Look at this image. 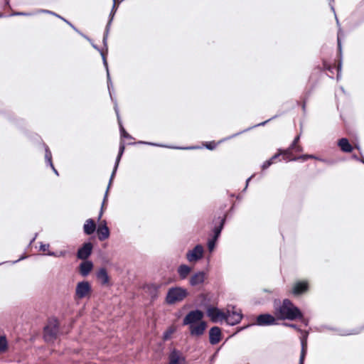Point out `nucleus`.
<instances>
[{
  "mask_svg": "<svg viewBox=\"0 0 364 364\" xmlns=\"http://www.w3.org/2000/svg\"><path fill=\"white\" fill-rule=\"evenodd\" d=\"M221 339V331L218 326H214L210 329L209 340L212 345H215L220 342Z\"/></svg>",
  "mask_w": 364,
  "mask_h": 364,
  "instance_id": "13",
  "label": "nucleus"
},
{
  "mask_svg": "<svg viewBox=\"0 0 364 364\" xmlns=\"http://www.w3.org/2000/svg\"><path fill=\"white\" fill-rule=\"evenodd\" d=\"M98 238L100 241L105 240L109 237V230L107 225L106 221L103 220L97 229Z\"/></svg>",
  "mask_w": 364,
  "mask_h": 364,
  "instance_id": "14",
  "label": "nucleus"
},
{
  "mask_svg": "<svg viewBox=\"0 0 364 364\" xmlns=\"http://www.w3.org/2000/svg\"><path fill=\"white\" fill-rule=\"evenodd\" d=\"M173 331H174V330L172 328H169L166 331H165L164 333V340L169 339L171 336L173 334Z\"/></svg>",
  "mask_w": 364,
  "mask_h": 364,
  "instance_id": "38",
  "label": "nucleus"
},
{
  "mask_svg": "<svg viewBox=\"0 0 364 364\" xmlns=\"http://www.w3.org/2000/svg\"><path fill=\"white\" fill-rule=\"evenodd\" d=\"M124 149H125L124 144L123 141H121L120 142V145H119V153H118V155L117 156L116 161H115V165H114L112 173L110 179H109V185L112 184V180H113V178L114 177L115 173H116L117 169L118 168V166H119L121 157H122V154L124 153Z\"/></svg>",
  "mask_w": 364,
  "mask_h": 364,
  "instance_id": "17",
  "label": "nucleus"
},
{
  "mask_svg": "<svg viewBox=\"0 0 364 364\" xmlns=\"http://www.w3.org/2000/svg\"><path fill=\"white\" fill-rule=\"evenodd\" d=\"M270 119H268V120H267V121H265V122H261V123H259V124H257V126H263V125H264L267 122H269Z\"/></svg>",
  "mask_w": 364,
  "mask_h": 364,
  "instance_id": "55",
  "label": "nucleus"
},
{
  "mask_svg": "<svg viewBox=\"0 0 364 364\" xmlns=\"http://www.w3.org/2000/svg\"><path fill=\"white\" fill-rule=\"evenodd\" d=\"M343 32L341 31V29H339L338 31V39H337V41H338V48L339 50V52L341 53V36H343Z\"/></svg>",
  "mask_w": 364,
  "mask_h": 364,
  "instance_id": "39",
  "label": "nucleus"
},
{
  "mask_svg": "<svg viewBox=\"0 0 364 364\" xmlns=\"http://www.w3.org/2000/svg\"><path fill=\"white\" fill-rule=\"evenodd\" d=\"M301 350L299 358V364H304L305 356L307 350V341L305 339H301Z\"/></svg>",
  "mask_w": 364,
  "mask_h": 364,
  "instance_id": "26",
  "label": "nucleus"
},
{
  "mask_svg": "<svg viewBox=\"0 0 364 364\" xmlns=\"http://www.w3.org/2000/svg\"><path fill=\"white\" fill-rule=\"evenodd\" d=\"M280 155L281 154L279 151L277 154H274L270 159H272V162L274 163L275 160L277 159Z\"/></svg>",
  "mask_w": 364,
  "mask_h": 364,
  "instance_id": "49",
  "label": "nucleus"
},
{
  "mask_svg": "<svg viewBox=\"0 0 364 364\" xmlns=\"http://www.w3.org/2000/svg\"><path fill=\"white\" fill-rule=\"evenodd\" d=\"M170 364H185V358L180 351L173 350L169 355Z\"/></svg>",
  "mask_w": 364,
  "mask_h": 364,
  "instance_id": "15",
  "label": "nucleus"
},
{
  "mask_svg": "<svg viewBox=\"0 0 364 364\" xmlns=\"http://www.w3.org/2000/svg\"><path fill=\"white\" fill-rule=\"evenodd\" d=\"M50 245L48 244H43L41 243L40 245V250L43 252H46L48 250Z\"/></svg>",
  "mask_w": 364,
  "mask_h": 364,
  "instance_id": "45",
  "label": "nucleus"
},
{
  "mask_svg": "<svg viewBox=\"0 0 364 364\" xmlns=\"http://www.w3.org/2000/svg\"><path fill=\"white\" fill-rule=\"evenodd\" d=\"M252 177H253V176H250V178H248L247 179V181H246V186H245V187L244 188V191L247 189V188L248 186V184H249L250 181V180L252 179Z\"/></svg>",
  "mask_w": 364,
  "mask_h": 364,
  "instance_id": "51",
  "label": "nucleus"
},
{
  "mask_svg": "<svg viewBox=\"0 0 364 364\" xmlns=\"http://www.w3.org/2000/svg\"><path fill=\"white\" fill-rule=\"evenodd\" d=\"M206 314L213 323H223L226 318L225 311L211 306L207 308Z\"/></svg>",
  "mask_w": 364,
  "mask_h": 364,
  "instance_id": "5",
  "label": "nucleus"
},
{
  "mask_svg": "<svg viewBox=\"0 0 364 364\" xmlns=\"http://www.w3.org/2000/svg\"><path fill=\"white\" fill-rule=\"evenodd\" d=\"M91 291V286L88 282L77 283L75 289V295L78 299H82L89 295Z\"/></svg>",
  "mask_w": 364,
  "mask_h": 364,
  "instance_id": "9",
  "label": "nucleus"
},
{
  "mask_svg": "<svg viewBox=\"0 0 364 364\" xmlns=\"http://www.w3.org/2000/svg\"><path fill=\"white\" fill-rule=\"evenodd\" d=\"M216 241L215 239H210L208 240V250L211 252L214 250L215 247V244H216Z\"/></svg>",
  "mask_w": 364,
  "mask_h": 364,
  "instance_id": "36",
  "label": "nucleus"
},
{
  "mask_svg": "<svg viewBox=\"0 0 364 364\" xmlns=\"http://www.w3.org/2000/svg\"><path fill=\"white\" fill-rule=\"evenodd\" d=\"M207 328V323L202 321L197 323L189 326V331L191 336H200L203 335Z\"/></svg>",
  "mask_w": 364,
  "mask_h": 364,
  "instance_id": "11",
  "label": "nucleus"
},
{
  "mask_svg": "<svg viewBox=\"0 0 364 364\" xmlns=\"http://www.w3.org/2000/svg\"><path fill=\"white\" fill-rule=\"evenodd\" d=\"M292 149H291V147H289V149H285V150H281V149H280V150H279V152H280L281 155H283V156H284V159H288V160H289V161H292V160H291L292 159H289V158H288V157H289V156L291 154V150H292Z\"/></svg>",
  "mask_w": 364,
  "mask_h": 364,
  "instance_id": "35",
  "label": "nucleus"
},
{
  "mask_svg": "<svg viewBox=\"0 0 364 364\" xmlns=\"http://www.w3.org/2000/svg\"><path fill=\"white\" fill-rule=\"evenodd\" d=\"M92 250V243L86 242L78 250L77 256L80 259H86L91 255Z\"/></svg>",
  "mask_w": 364,
  "mask_h": 364,
  "instance_id": "12",
  "label": "nucleus"
},
{
  "mask_svg": "<svg viewBox=\"0 0 364 364\" xmlns=\"http://www.w3.org/2000/svg\"><path fill=\"white\" fill-rule=\"evenodd\" d=\"M355 333H357V332H354V331H343V332L339 333V334L341 336H348V335H353V334H355Z\"/></svg>",
  "mask_w": 364,
  "mask_h": 364,
  "instance_id": "48",
  "label": "nucleus"
},
{
  "mask_svg": "<svg viewBox=\"0 0 364 364\" xmlns=\"http://www.w3.org/2000/svg\"><path fill=\"white\" fill-rule=\"evenodd\" d=\"M274 314L277 318L281 320L294 321L297 318H302V313L292 301L285 299L282 302L274 308Z\"/></svg>",
  "mask_w": 364,
  "mask_h": 364,
  "instance_id": "1",
  "label": "nucleus"
},
{
  "mask_svg": "<svg viewBox=\"0 0 364 364\" xmlns=\"http://www.w3.org/2000/svg\"><path fill=\"white\" fill-rule=\"evenodd\" d=\"M66 253H67L66 251H60V252H48L47 253V255H49V256H53V257H65Z\"/></svg>",
  "mask_w": 364,
  "mask_h": 364,
  "instance_id": "37",
  "label": "nucleus"
},
{
  "mask_svg": "<svg viewBox=\"0 0 364 364\" xmlns=\"http://www.w3.org/2000/svg\"><path fill=\"white\" fill-rule=\"evenodd\" d=\"M96 230V225L95 221L92 219H87L84 225H83V231L87 235H92Z\"/></svg>",
  "mask_w": 364,
  "mask_h": 364,
  "instance_id": "21",
  "label": "nucleus"
},
{
  "mask_svg": "<svg viewBox=\"0 0 364 364\" xmlns=\"http://www.w3.org/2000/svg\"><path fill=\"white\" fill-rule=\"evenodd\" d=\"M93 267V264L91 261L86 260L82 262L80 265V273L83 276L86 277L89 274Z\"/></svg>",
  "mask_w": 364,
  "mask_h": 364,
  "instance_id": "19",
  "label": "nucleus"
},
{
  "mask_svg": "<svg viewBox=\"0 0 364 364\" xmlns=\"http://www.w3.org/2000/svg\"><path fill=\"white\" fill-rule=\"evenodd\" d=\"M34 14H50V15H56L55 13H54L53 11H49V10H46V9H39L36 12H35Z\"/></svg>",
  "mask_w": 364,
  "mask_h": 364,
  "instance_id": "40",
  "label": "nucleus"
},
{
  "mask_svg": "<svg viewBox=\"0 0 364 364\" xmlns=\"http://www.w3.org/2000/svg\"><path fill=\"white\" fill-rule=\"evenodd\" d=\"M45 159H46V163L51 167V168L53 169V172L57 175L58 176V171L55 168L53 164V162H52V154H51V152L49 150L48 147L46 146V154H45Z\"/></svg>",
  "mask_w": 364,
  "mask_h": 364,
  "instance_id": "25",
  "label": "nucleus"
},
{
  "mask_svg": "<svg viewBox=\"0 0 364 364\" xmlns=\"http://www.w3.org/2000/svg\"><path fill=\"white\" fill-rule=\"evenodd\" d=\"M225 316L224 322L230 326L237 324L242 318V311L235 306H228L225 311Z\"/></svg>",
  "mask_w": 364,
  "mask_h": 364,
  "instance_id": "3",
  "label": "nucleus"
},
{
  "mask_svg": "<svg viewBox=\"0 0 364 364\" xmlns=\"http://www.w3.org/2000/svg\"><path fill=\"white\" fill-rule=\"evenodd\" d=\"M310 159L320 161L325 163L326 164H328V165H333L335 164V161L333 160H327L325 159L318 158V157L316 156L315 155H312V154H304L299 157L294 158L292 160L296 161L299 159H301L303 161H305V160Z\"/></svg>",
  "mask_w": 364,
  "mask_h": 364,
  "instance_id": "16",
  "label": "nucleus"
},
{
  "mask_svg": "<svg viewBox=\"0 0 364 364\" xmlns=\"http://www.w3.org/2000/svg\"><path fill=\"white\" fill-rule=\"evenodd\" d=\"M138 143L151 145V146H156L168 147V148H171V149H195V147H193V146H192V147H174V146H165V145H161L159 144L146 142V141H139Z\"/></svg>",
  "mask_w": 364,
  "mask_h": 364,
  "instance_id": "31",
  "label": "nucleus"
},
{
  "mask_svg": "<svg viewBox=\"0 0 364 364\" xmlns=\"http://www.w3.org/2000/svg\"><path fill=\"white\" fill-rule=\"evenodd\" d=\"M58 332V322L55 318L50 319L48 325L44 328V339L51 342L55 339Z\"/></svg>",
  "mask_w": 364,
  "mask_h": 364,
  "instance_id": "4",
  "label": "nucleus"
},
{
  "mask_svg": "<svg viewBox=\"0 0 364 364\" xmlns=\"http://www.w3.org/2000/svg\"><path fill=\"white\" fill-rule=\"evenodd\" d=\"M331 10L333 11V13L335 14V9L333 8V6L332 5H331Z\"/></svg>",
  "mask_w": 364,
  "mask_h": 364,
  "instance_id": "58",
  "label": "nucleus"
},
{
  "mask_svg": "<svg viewBox=\"0 0 364 364\" xmlns=\"http://www.w3.org/2000/svg\"><path fill=\"white\" fill-rule=\"evenodd\" d=\"M249 129H245V130H244V131H242V132H239V133H237V134H234V135H232V136H230L228 139H230V138H232V137H234V136H237V135H239L240 134H241V133H242V132H245V131H247V130H249Z\"/></svg>",
  "mask_w": 364,
  "mask_h": 364,
  "instance_id": "54",
  "label": "nucleus"
},
{
  "mask_svg": "<svg viewBox=\"0 0 364 364\" xmlns=\"http://www.w3.org/2000/svg\"><path fill=\"white\" fill-rule=\"evenodd\" d=\"M360 161L364 164V159H361Z\"/></svg>",
  "mask_w": 364,
  "mask_h": 364,
  "instance_id": "61",
  "label": "nucleus"
},
{
  "mask_svg": "<svg viewBox=\"0 0 364 364\" xmlns=\"http://www.w3.org/2000/svg\"><path fill=\"white\" fill-rule=\"evenodd\" d=\"M188 295L186 289L181 287H172L168 289L166 297V301L168 304H174L183 301Z\"/></svg>",
  "mask_w": 364,
  "mask_h": 364,
  "instance_id": "2",
  "label": "nucleus"
},
{
  "mask_svg": "<svg viewBox=\"0 0 364 364\" xmlns=\"http://www.w3.org/2000/svg\"><path fill=\"white\" fill-rule=\"evenodd\" d=\"M309 282L307 281H298L292 284L290 293L295 296H299L309 291Z\"/></svg>",
  "mask_w": 364,
  "mask_h": 364,
  "instance_id": "8",
  "label": "nucleus"
},
{
  "mask_svg": "<svg viewBox=\"0 0 364 364\" xmlns=\"http://www.w3.org/2000/svg\"><path fill=\"white\" fill-rule=\"evenodd\" d=\"M338 146L340 147L341 150L345 153H350L353 149L346 138H341L339 139L338 141Z\"/></svg>",
  "mask_w": 364,
  "mask_h": 364,
  "instance_id": "20",
  "label": "nucleus"
},
{
  "mask_svg": "<svg viewBox=\"0 0 364 364\" xmlns=\"http://www.w3.org/2000/svg\"><path fill=\"white\" fill-rule=\"evenodd\" d=\"M336 19L337 24L338 25V20L336 17Z\"/></svg>",
  "mask_w": 364,
  "mask_h": 364,
  "instance_id": "63",
  "label": "nucleus"
},
{
  "mask_svg": "<svg viewBox=\"0 0 364 364\" xmlns=\"http://www.w3.org/2000/svg\"><path fill=\"white\" fill-rule=\"evenodd\" d=\"M205 279V274L203 272H198L190 278V284L191 286H197L203 283Z\"/></svg>",
  "mask_w": 364,
  "mask_h": 364,
  "instance_id": "18",
  "label": "nucleus"
},
{
  "mask_svg": "<svg viewBox=\"0 0 364 364\" xmlns=\"http://www.w3.org/2000/svg\"><path fill=\"white\" fill-rule=\"evenodd\" d=\"M333 1V0H330V3H331V1Z\"/></svg>",
  "mask_w": 364,
  "mask_h": 364,
  "instance_id": "64",
  "label": "nucleus"
},
{
  "mask_svg": "<svg viewBox=\"0 0 364 364\" xmlns=\"http://www.w3.org/2000/svg\"><path fill=\"white\" fill-rule=\"evenodd\" d=\"M25 258H26V256H23V257H21V258H19L18 260H16V261L14 262V263H16L17 262H18V261H20V260H21V259H25Z\"/></svg>",
  "mask_w": 364,
  "mask_h": 364,
  "instance_id": "57",
  "label": "nucleus"
},
{
  "mask_svg": "<svg viewBox=\"0 0 364 364\" xmlns=\"http://www.w3.org/2000/svg\"><path fill=\"white\" fill-rule=\"evenodd\" d=\"M272 164V159H269L263 163V164L262 165V168L263 170H265L267 168H269Z\"/></svg>",
  "mask_w": 364,
  "mask_h": 364,
  "instance_id": "41",
  "label": "nucleus"
},
{
  "mask_svg": "<svg viewBox=\"0 0 364 364\" xmlns=\"http://www.w3.org/2000/svg\"><path fill=\"white\" fill-rule=\"evenodd\" d=\"M54 16L62 19L63 21H65L66 23H68L73 29H74L77 33L80 34L82 37L87 39L88 41H90V39L88 37H87L86 36H85L84 34L80 33L70 22H69L68 21L65 19L63 17L60 16V15H58L57 14H56V15H54Z\"/></svg>",
  "mask_w": 364,
  "mask_h": 364,
  "instance_id": "32",
  "label": "nucleus"
},
{
  "mask_svg": "<svg viewBox=\"0 0 364 364\" xmlns=\"http://www.w3.org/2000/svg\"><path fill=\"white\" fill-rule=\"evenodd\" d=\"M225 222V218H223L220 220V225L218 227H215L213 230L214 235L212 239H215V240H218V237L220 235L221 231L223 228L224 224Z\"/></svg>",
  "mask_w": 364,
  "mask_h": 364,
  "instance_id": "29",
  "label": "nucleus"
},
{
  "mask_svg": "<svg viewBox=\"0 0 364 364\" xmlns=\"http://www.w3.org/2000/svg\"><path fill=\"white\" fill-rule=\"evenodd\" d=\"M284 325L286 326H288V327H290L291 328H294V329L296 330L299 332L301 331V330L296 324H294V323H285Z\"/></svg>",
  "mask_w": 364,
  "mask_h": 364,
  "instance_id": "44",
  "label": "nucleus"
},
{
  "mask_svg": "<svg viewBox=\"0 0 364 364\" xmlns=\"http://www.w3.org/2000/svg\"><path fill=\"white\" fill-rule=\"evenodd\" d=\"M301 333V339H305V341H307L309 333L306 331H299Z\"/></svg>",
  "mask_w": 364,
  "mask_h": 364,
  "instance_id": "46",
  "label": "nucleus"
},
{
  "mask_svg": "<svg viewBox=\"0 0 364 364\" xmlns=\"http://www.w3.org/2000/svg\"><path fill=\"white\" fill-rule=\"evenodd\" d=\"M36 237V235L33 238V240H31V242L35 240Z\"/></svg>",
  "mask_w": 364,
  "mask_h": 364,
  "instance_id": "62",
  "label": "nucleus"
},
{
  "mask_svg": "<svg viewBox=\"0 0 364 364\" xmlns=\"http://www.w3.org/2000/svg\"><path fill=\"white\" fill-rule=\"evenodd\" d=\"M305 326L308 325V321L304 318V316L302 315V318H299Z\"/></svg>",
  "mask_w": 364,
  "mask_h": 364,
  "instance_id": "53",
  "label": "nucleus"
},
{
  "mask_svg": "<svg viewBox=\"0 0 364 364\" xmlns=\"http://www.w3.org/2000/svg\"><path fill=\"white\" fill-rule=\"evenodd\" d=\"M256 324L261 326L275 325L277 324V320L271 314H263L257 317Z\"/></svg>",
  "mask_w": 364,
  "mask_h": 364,
  "instance_id": "10",
  "label": "nucleus"
},
{
  "mask_svg": "<svg viewBox=\"0 0 364 364\" xmlns=\"http://www.w3.org/2000/svg\"><path fill=\"white\" fill-rule=\"evenodd\" d=\"M204 314L200 310L190 311L183 318V325L191 326L203 321Z\"/></svg>",
  "mask_w": 364,
  "mask_h": 364,
  "instance_id": "7",
  "label": "nucleus"
},
{
  "mask_svg": "<svg viewBox=\"0 0 364 364\" xmlns=\"http://www.w3.org/2000/svg\"><path fill=\"white\" fill-rule=\"evenodd\" d=\"M299 139H300V136H299V135H298V136H297L294 139V141H293V142H292L291 145L290 146V147H291V149H294V146H296V144L298 143V141H299Z\"/></svg>",
  "mask_w": 364,
  "mask_h": 364,
  "instance_id": "47",
  "label": "nucleus"
},
{
  "mask_svg": "<svg viewBox=\"0 0 364 364\" xmlns=\"http://www.w3.org/2000/svg\"><path fill=\"white\" fill-rule=\"evenodd\" d=\"M109 27H110V21L108 22V23L106 26L105 32L103 40H102L103 44L105 46V47L106 48L107 51V38H108V33H109Z\"/></svg>",
  "mask_w": 364,
  "mask_h": 364,
  "instance_id": "34",
  "label": "nucleus"
},
{
  "mask_svg": "<svg viewBox=\"0 0 364 364\" xmlns=\"http://www.w3.org/2000/svg\"><path fill=\"white\" fill-rule=\"evenodd\" d=\"M97 278L103 285L107 284L109 281L107 272L105 268H101L97 271Z\"/></svg>",
  "mask_w": 364,
  "mask_h": 364,
  "instance_id": "22",
  "label": "nucleus"
},
{
  "mask_svg": "<svg viewBox=\"0 0 364 364\" xmlns=\"http://www.w3.org/2000/svg\"><path fill=\"white\" fill-rule=\"evenodd\" d=\"M206 148L210 149V150H213L215 148V144H207L205 145Z\"/></svg>",
  "mask_w": 364,
  "mask_h": 364,
  "instance_id": "50",
  "label": "nucleus"
},
{
  "mask_svg": "<svg viewBox=\"0 0 364 364\" xmlns=\"http://www.w3.org/2000/svg\"><path fill=\"white\" fill-rule=\"evenodd\" d=\"M352 158H353V159L356 160V161H360V160H361V159H360L358 158V156H356V155H353V156H352Z\"/></svg>",
  "mask_w": 364,
  "mask_h": 364,
  "instance_id": "56",
  "label": "nucleus"
},
{
  "mask_svg": "<svg viewBox=\"0 0 364 364\" xmlns=\"http://www.w3.org/2000/svg\"><path fill=\"white\" fill-rule=\"evenodd\" d=\"M115 12H116V8H115V4H114L112 9L111 11L110 15H109V22L110 21V23H112V21L113 20Z\"/></svg>",
  "mask_w": 364,
  "mask_h": 364,
  "instance_id": "43",
  "label": "nucleus"
},
{
  "mask_svg": "<svg viewBox=\"0 0 364 364\" xmlns=\"http://www.w3.org/2000/svg\"><path fill=\"white\" fill-rule=\"evenodd\" d=\"M356 149H358V150H360V146H355Z\"/></svg>",
  "mask_w": 364,
  "mask_h": 364,
  "instance_id": "60",
  "label": "nucleus"
},
{
  "mask_svg": "<svg viewBox=\"0 0 364 364\" xmlns=\"http://www.w3.org/2000/svg\"><path fill=\"white\" fill-rule=\"evenodd\" d=\"M110 186L109 183L108 184V186H107V188L106 190V192H105V197H104V199H103V202H102V207H101V210H100V212L99 213V216H98V220H100L102 216V214H103V209H104V207H105V202L107 199V196H108V191H109V189L110 188Z\"/></svg>",
  "mask_w": 364,
  "mask_h": 364,
  "instance_id": "33",
  "label": "nucleus"
},
{
  "mask_svg": "<svg viewBox=\"0 0 364 364\" xmlns=\"http://www.w3.org/2000/svg\"><path fill=\"white\" fill-rule=\"evenodd\" d=\"M338 72L341 70V65H338Z\"/></svg>",
  "mask_w": 364,
  "mask_h": 364,
  "instance_id": "59",
  "label": "nucleus"
},
{
  "mask_svg": "<svg viewBox=\"0 0 364 364\" xmlns=\"http://www.w3.org/2000/svg\"><path fill=\"white\" fill-rule=\"evenodd\" d=\"M35 14L34 13H24V12H14L11 14V16H31Z\"/></svg>",
  "mask_w": 364,
  "mask_h": 364,
  "instance_id": "42",
  "label": "nucleus"
},
{
  "mask_svg": "<svg viewBox=\"0 0 364 364\" xmlns=\"http://www.w3.org/2000/svg\"><path fill=\"white\" fill-rule=\"evenodd\" d=\"M298 152H301L303 151L302 148L299 146H294V149Z\"/></svg>",
  "mask_w": 364,
  "mask_h": 364,
  "instance_id": "52",
  "label": "nucleus"
},
{
  "mask_svg": "<svg viewBox=\"0 0 364 364\" xmlns=\"http://www.w3.org/2000/svg\"><path fill=\"white\" fill-rule=\"evenodd\" d=\"M114 109H115V112H116V114H117L118 122H119V127H120V134H121V136L124 137V138L131 139L132 136L125 131V129H124V127H123V126L122 124V122H121V120H120V118H119V112H118L117 106L114 107Z\"/></svg>",
  "mask_w": 364,
  "mask_h": 364,
  "instance_id": "27",
  "label": "nucleus"
},
{
  "mask_svg": "<svg viewBox=\"0 0 364 364\" xmlns=\"http://www.w3.org/2000/svg\"><path fill=\"white\" fill-rule=\"evenodd\" d=\"M191 267L186 264H181L177 269L178 274L181 279H186L191 272Z\"/></svg>",
  "mask_w": 364,
  "mask_h": 364,
  "instance_id": "23",
  "label": "nucleus"
},
{
  "mask_svg": "<svg viewBox=\"0 0 364 364\" xmlns=\"http://www.w3.org/2000/svg\"><path fill=\"white\" fill-rule=\"evenodd\" d=\"M159 286L155 284H149L145 287L146 290L151 294L152 296H155L158 291Z\"/></svg>",
  "mask_w": 364,
  "mask_h": 364,
  "instance_id": "30",
  "label": "nucleus"
},
{
  "mask_svg": "<svg viewBox=\"0 0 364 364\" xmlns=\"http://www.w3.org/2000/svg\"><path fill=\"white\" fill-rule=\"evenodd\" d=\"M203 247L201 245H197L186 252V257L190 263H196L203 258Z\"/></svg>",
  "mask_w": 364,
  "mask_h": 364,
  "instance_id": "6",
  "label": "nucleus"
},
{
  "mask_svg": "<svg viewBox=\"0 0 364 364\" xmlns=\"http://www.w3.org/2000/svg\"><path fill=\"white\" fill-rule=\"evenodd\" d=\"M92 47L95 49L97 50L100 53V54L102 55V60H103V64H104V65H105V68L107 70V85H108V88L109 89V86L112 84V82H111V79H110V76H109V70H108V65H107V62L105 53H104V52L102 50H100L99 48L96 45L92 43Z\"/></svg>",
  "mask_w": 364,
  "mask_h": 364,
  "instance_id": "24",
  "label": "nucleus"
},
{
  "mask_svg": "<svg viewBox=\"0 0 364 364\" xmlns=\"http://www.w3.org/2000/svg\"><path fill=\"white\" fill-rule=\"evenodd\" d=\"M9 345L6 337L0 334V354L6 353L8 350Z\"/></svg>",
  "mask_w": 364,
  "mask_h": 364,
  "instance_id": "28",
  "label": "nucleus"
}]
</instances>
